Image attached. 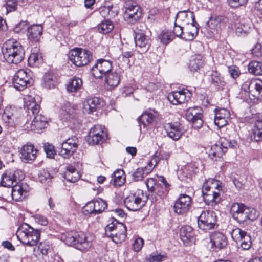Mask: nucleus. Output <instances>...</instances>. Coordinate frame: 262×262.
I'll use <instances>...</instances> for the list:
<instances>
[{
  "label": "nucleus",
  "mask_w": 262,
  "mask_h": 262,
  "mask_svg": "<svg viewBox=\"0 0 262 262\" xmlns=\"http://www.w3.org/2000/svg\"><path fill=\"white\" fill-rule=\"evenodd\" d=\"M4 58L9 63L18 64L25 57V50L21 43L13 39L6 41L4 45Z\"/></svg>",
  "instance_id": "obj_1"
},
{
  "label": "nucleus",
  "mask_w": 262,
  "mask_h": 262,
  "mask_svg": "<svg viewBox=\"0 0 262 262\" xmlns=\"http://www.w3.org/2000/svg\"><path fill=\"white\" fill-rule=\"evenodd\" d=\"M16 234L21 244L29 247L37 246L40 238V231L26 223L21 225Z\"/></svg>",
  "instance_id": "obj_2"
},
{
  "label": "nucleus",
  "mask_w": 262,
  "mask_h": 262,
  "mask_svg": "<svg viewBox=\"0 0 262 262\" xmlns=\"http://www.w3.org/2000/svg\"><path fill=\"white\" fill-rule=\"evenodd\" d=\"M26 102V105L28 110L29 115L33 116V119L31 123L30 129L38 132L46 128L48 125V119L40 113V106L34 101V98Z\"/></svg>",
  "instance_id": "obj_3"
},
{
  "label": "nucleus",
  "mask_w": 262,
  "mask_h": 262,
  "mask_svg": "<svg viewBox=\"0 0 262 262\" xmlns=\"http://www.w3.org/2000/svg\"><path fill=\"white\" fill-rule=\"evenodd\" d=\"M62 238L67 245L75 246L81 251L87 250L92 245V243L87 240L85 233L81 231L67 232Z\"/></svg>",
  "instance_id": "obj_4"
},
{
  "label": "nucleus",
  "mask_w": 262,
  "mask_h": 262,
  "mask_svg": "<svg viewBox=\"0 0 262 262\" xmlns=\"http://www.w3.org/2000/svg\"><path fill=\"white\" fill-rule=\"evenodd\" d=\"M230 211L233 219L239 223H243L248 220L253 221L257 217L255 209L248 207L243 204H233Z\"/></svg>",
  "instance_id": "obj_5"
},
{
  "label": "nucleus",
  "mask_w": 262,
  "mask_h": 262,
  "mask_svg": "<svg viewBox=\"0 0 262 262\" xmlns=\"http://www.w3.org/2000/svg\"><path fill=\"white\" fill-rule=\"evenodd\" d=\"M69 58L76 66L82 67L92 60L93 55L88 50L76 48L71 50Z\"/></svg>",
  "instance_id": "obj_6"
},
{
  "label": "nucleus",
  "mask_w": 262,
  "mask_h": 262,
  "mask_svg": "<svg viewBox=\"0 0 262 262\" xmlns=\"http://www.w3.org/2000/svg\"><path fill=\"white\" fill-rule=\"evenodd\" d=\"M216 216L213 211L202 210L198 217V224L200 229L208 230L214 229L216 226Z\"/></svg>",
  "instance_id": "obj_7"
},
{
  "label": "nucleus",
  "mask_w": 262,
  "mask_h": 262,
  "mask_svg": "<svg viewBox=\"0 0 262 262\" xmlns=\"http://www.w3.org/2000/svg\"><path fill=\"white\" fill-rule=\"evenodd\" d=\"M244 86L248 91L249 98L254 103L262 100V81L257 79L247 81Z\"/></svg>",
  "instance_id": "obj_8"
},
{
  "label": "nucleus",
  "mask_w": 262,
  "mask_h": 262,
  "mask_svg": "<svg viewBox=\"0 0 262 262\" xmlns=\"http://www.w3.org/2000/svg\"><path fill=\"white\" fill-rule=\"evenodd\" d=\"M107 136V130L104 126L95 125L89 133L88 142L91 145L100 144L103 142Z\"/></svg>",
  "instance_id": "obj_9"
},
{
  "label": "nucleus",
  "mask_w": 262,
  "mask_h": 262,
  "mask_svg": "<svg viewBox=\"0 0 262 262\" xmlns=\"http://www.w3.org/2000/svg\"><path fill=\"white\" fill-rule=\"evenodd\" d=\"M112 71V62L104 59H98L91 68L92 74L98 79H102Z\"/></svg>",
  "instance_id": "obj_10"
},
{
  "label": "nucleus",
  "mask_w": 262,
  "mask_h": 262,
  "mask_svg": "<svg viewBox=\"0 0 262 262\" xmlns=\"http://www.w3.org/2000/svg\"><path fill=\"white\" fill-rule=\"evenodd\" d=\"M32 78L30 75L23 69L19 70L13 78V84L17 90H24L27 86L31 85Z\"/></svg>",
  "instance_id": "obj_11"
},
{
  "label": "nucleus",
  "mask_w": 262,
  "mask_h": 262,
  "mask_svg": "<svg viewBox=\"0 0 262 262\" xmlns=\"http://www.w3.org/2000/svg\"><path fill=\"white\" fill-rule=\"evenodd\" d=\"M23 179L24 174L22 171L8 170L2 174L0 184L6 187H12L14 183H17V181H20Z\"/></svg>",
  "instance_id": "obj_12"
},
{
  "label": "nucleus",
  "mask_w": 262,
  "mask_h": 262,
  "mask_svg": "<svg viewBox=\"0 0 262 262\" xmlns=\"http://www.w3.org/2000/svg\"><path fill=\"white\" fill-rule=\"evenodd\" d=\"M191 97V93L187 89L173 91L167 96L168 101L173 105H178L188 101Z\"/></svg>",
  "instance_id": "obj_13"
},
{
  "label": "nucleus",
  "mask_w": 262,
  "mask_h": 262,
  "mask_svg": "<svg viewBox=\"0 0 262 262\" xmlns=\"http://www.w3.org/2000/svg\"><path fill=\"white\" fill-rule=\"evenodd\" d=\"M78 139L75 136L67 139L63 142L59 151V155L64 158H68L74 152L78 146Z\"/></svg>",
  "instance_id": "obj_14"
},
{
  "label": "nucleus",
  "mask_w": 262,
  "mask_h": 262,
  "mask_svg": "<svg viewBox=\"0 0 262 262\" xmlns=\"http://www.w3.org/2000/svg\"><path fill=\"white\" fill-rule=\"evenodd\" d=\"M164 128L167 136L175 141L178 140L186 130L184 126L178 122L167 123Z\"/></svg>",
  "instance_id": "obj_15"
},
{
  "label": "nucleus",
  "mask_w": 262,
  "mask_h": 262,
  "mask_svg": "<svg viewBox=\"0 0 262 262\" xmlns=\"http://www.w3.org/2000/svg\"><path fill=\"white\" fill-rule=\"evenodd\" d=\"M192 199L190 196L182 194L179 199L176 201L174 205V211L179 214H182L187 212L191 206Z\"/></svg>",
  "instance_id": "obj_16"
},
{
  "label": "nucleus",
  "mask_w": 262,
  "mask_h": 262,
  "mask_svg": "<svg viewBox=\"0 0 262 262\" xmlns=\"http://www.w3.org/2000/svg\"><path fill=\"white\" fill-rule=\"evenodd\" d=\"M124 203L129 210L133 211L139 210L144 205L142 198L136 194H132L126 197Z\"/></svg>",
  "instance_id": "obj_17"
},
{
  "label": "nucleus",
  "mask_w": 262,
  "mask_h": 262,
  "mask_svg": "<svg viewBox=\"0 0 262 262\" xmlns=\"http://www.w3.org/2000/svg\"><path fill=\"white\" fill-rule=\"evenodd\" d=\"M212 248L215 251L225 248L227 245L226 236L220 232L212 233L210 236Z\"/></svg>",
  "instance_id": "obj_18"
},
{
  "label": "nucleus",
  "mask_w": 262,
  "mask_h": 262,
  "mask_svg": "<svg viewBox=\"0 0 262 262\" xmlns=\"http://www.w3.org/2000/svg\"><path fill=\"white\" fill-rule=\"evenodd\" d=\"M103 102L98 97H93L87 99L83 104V111L90 114L96 112L103 105Z\"/></svg>",
  "instance_id": "obj_19"
},
{
  "label": "nucleus",
  "mask_w": 262,
  "mask_h": 262,
  "mask_svg": "<svg viewBox=\"0 0 262 262\" xmlns=\"http://www.w3.org/2000/svg\"><path fill=\"white\" fill-rule=\"evenodd\" d=\"M21 158L25 162L33 161L36 158L38 150L32 144L24 145L20 150Z\"/></svg>",
  "instance_id": "obj_20"
},
{
  "label": "nucleus",
  "mask_w": 262,
  "mask_h": 262,
  "mask_svg": "<svg viewBox=\"0 0 262 262\" xmlns=\"http://www.w3.org/2000/svg\"><path fill=\"white\" fill-rule=\"evenodd\" d=\"M190 17L191 20L190 27L192 28V31L186 29L184 32L182 39L185 40H192L198 34L199 25L195 20V16L193 12H190Z\"/></svg>",
  "instance_id": "obj_21"
},
{
  "label": "nucleus",
  "mask_w": 262,
  "mask_h": 262,
  "mask_svg": "<svg viewBox=\"0 0 262 262\" xmlns=\"http://www.w3.org/2000/svg\"><path fill=\"white\" fill-rule=\"evenodd\" d=\"M76 106L67 102L62 106L60 112L59 117L63 121H68L76 116Z\"/></svg>",
  "instance_id": "obj_22"
},
{
  "label": "nucleus",
  "mask_w": 262,
  "mask_h": 262,
  "mask_svg": "<svg viewBox=\"0 0 262 262\" xmlns=\"http://www.w3.org/2000/svg\"><path fill=\"white\" fill-rule=\"evenodd\" d=\"M180 235L182 241L187 245L194 242V234L192 228L190 226L182 227L180 230Z\"/></svg>",
  "instance_id": "obj_23"
},
{
  "label": "nucleus",
  "mask_w": 262,
  "mask_h": 262,
  "mask_svg": "<svg viewBox=\"0 0 262 262\" xmlns=\"http://www.w3.org/2000/svg\"><path fill=\"white\" fill-rule=\"evenodd\" d=\"M142 15L140 6H136L132 10H125L123 15L125 20L129 23L134 24L139 20Z\"/></svg>",
  "instance_id": "obj_24"
},
{
  "label": "nucleus",
  "mask_w": 262,
  "mask_h": 262,
  "mask_svg": "<svg viewBox=\"0 0 262 262\" xmlns=\"http://www.w3.org/2000/svg\"><path fill=\"white\" fill-rule=\"evenodd\" d=\"M43 27L40 25H33L28 28L27 36L29 40L38 42L42 34Z\"/></svg>",
  "instance_id": "obj_25"
},
{
  "label": "nucleus",
  "mask_w": 262,
  "mask_h": 262,
  "mask_svg": "<svg viewBox=\"0 0 262 262\" xmlns=\"http://www.w3.org/2000/svg\"><path fill=\"white\" fill-rule=\"evenodd\" d=\"M126 237V227L123 224H118L116 227V230L113 232L112 236L110 237L113 241L117 244L125 241Z\"/></svg>",
  "instance_id": "obj_26"
},
{
  "label": "nucleus",
  "mask_w": 262,
  "mask_h": 262,
  "mask_svg": "<svg viewBox=\"0 0 262 262\" xmlns=\"http://www.w3.org/2000/svg\"><path fill=\"white\" fill-rule=\"evenodd\" d=\"M135 41L137 46L142 49V52H146L149 47V39L142 32H137L135 36Z\"/></svg>",
  "instance_id": "obj_27"
},
{
  "label": "nucleus",
  "mask_w": 262,
  "mask_h": 262,
  "mask_svg": "<svg viewBox=\"0 0 262 262\" xmlns=\"http://www.w3.org/2000/svg\"><path fill=\"white\" fill-rule=\"evenodd\" d=\"M165 192L162 186H157L156 190L149 191L147 198L152 203H159L165 196Z\"/></svg>",
  "instance_id": "obj_28"
},
{
  "label": "nucleus",
  "mask_w": 262,
  "mask_h": 262,
  "mask_svg": "<svg viewBox=\"0 0 262 262\" xmlns=\"http://www.w3.org/2000/svg\"><path fill=\"white\" fill-rule=\"evenodd\" d=\"M105 83L110 89H113L118 85L120 81L119 74L113 70L105 76Z\"/></svg>",
  "instance_id": "obj_29"
},
{
  "label": "nucleus",
  "mask_w": 262,
  "mask_h": 262,
  "mask_svg": "<svg viewBox=\"0 0 262 262\" xmlns=\"http://www.w3.org/2000/svg\"><path fill=\"white\" fill-rule=\"evenodd\" d=\"M81 177L79 172L72 165H68L66 167V171L64 173V178L68 181L74 183L78 181Z\"/></svg>",
  "instance_id": "obj_30"
},
{
  "label": "nucleus",
  "mask_w": 262,
  "mask_h": 262,
  "mask_svg": "<svg viewBox=\"0 0 262 262\" xmlns=\"http://www.w3.org/2000/svg\"><path fill=\"white\" fill-rule=\"evenodd\" d=\"M212 190L204 192L203 198L208 205H214L220 201L219 191Z\"/></svg>",
  "instance_id": "obj_31"
},
{
  "label": "nucleus",
  "mask_w": 262,
  "mask_h": 262,
  "mask_svg": "<svg viewBox=\"0 0 262 262\" xmlns=\"http://www.w3.org/2000/svg\"><path fill=\"white\" fill-rule=\"evenodd\" d=\"M23 185V184L21 185L15 184L12 187L11 195L13 200L20 201L25 198L27 191L24 190Z\"/></svg>",
  "instance_id": "obj_32"
},
{
  "label": "nucleus",
  "mask_w": 262,
  "mask_h": 262,
  "mask_svg": "<svg viewBox=\"0 0 262 262\" xmlns=\"http://www.w3.org/2000/svg\"><path fill=\"white\" fill-rule=\"evenodd\" d=\"M253 135L251 138L255 141H259L262 138V113L259 115L255 125L253 128Z\"/></svg>",
  "instance_id": "obj_33"
},
{
  "label": "nucleus",
  "mask_w": 262,
  "mask_h": 262,
  "mask_svg": "<svg viewBox=\"0 0 262 262\" xmlns=\"http://www.w3.org/2000/svg\"><path fill=\"white\" fill-rule=\"evenodd\" d=\"M228 21V18L224 16H217L211 18L208 22V26L210 29L217 30L224 25Z\"/></svg>",
  "instance_id": "obj_34"
},
{
  "label": "nucleus",
  "mask_w": 262,
  "mask_h": 262,
  "mask_svg": "<svg viewBox=\"0 0 262 262\" xmlns=\"http://www.w3.org/2000/svg\"><path fill=\"white\" fill-rule=\"evenodd\" d=\"M155 118L154 114L149 111H145L138 118L139 124H142L144 128L151 124Z\"/></svg>",
  "instance_id": "obj_35"
},
{
  "label": "nucleus",
  "mask_w": 262,
  "mask_h": 262,
  "mask_svg": "<svg viewBox=\"0 0 262 262\" xmlns=\"http://www.w3.org/2000/svg\"><path fill=\"white\" fill-rule=\"evenodd\" d=\"M227 147H222L216 144L212 146L211 150L209 153V156L213 160L216 161V158H221L223 155L226 151Z\"/></svg>",
  "instance_id": "obj_36"
},
{
  "label": "nucleus",
  "mask_w": 262,
  "mask_h": 262,
  "mask_svg": "<svg viewBox=\"0 0 262 262\" xmlns=\"http://www.w3.org/2000/svg\"><path fill=\"white\" fill-rule=\"evenodd\" d=\"M152 171V169L147 167L138 168L132 173V177L135 181L142 180L145 176H146Z\"/></svg>",
  "instance_id": "obj_37"
},
{
  "label": "nucleus",
  "mask_w": 262,
  "mask_h": 262,
  "mask_svg": "<svg viewBox=\"0 0 262 262\" xmlns=\"http://www.w3.org/2000/svg\"><path fill=\"white\" fill-rule=\"evenodd\" d=\"M219 187L221 188L219 184V181L214 179H209L204 183L202 187V193H204L205 192L215 190L219 191Z\"/></svg>",
  "instance_id": "obj_38"
},
{
  "label": "nucleus",
  "mask_w": 262,
  "mask_h": 262,
  "mask_svg": "<svg viewBox=\"0 0 262 262\" xmlns=\"http://www.w3.org/2000/svg\"><path fill=\"white\" fill-rule=\"evenodd\" d=\"M210 79L211 83L217 86L218 89H221L225 85V82L223 78L221 76L220 74L217 71H212L210 75Z\"/></svg>",
  "instance_id": "obj_39"
},
{
  "label": "nucleus",
  "mask_w": 262,
  "mask_h": 262,
  "mask_svg": "<svg viewBox=\"0 0 262 262\" xmlns=\"http://www.w3.org/2000/svg\"><path fill=\"white\" fill-rule=\"evenodd\" d=\"M249 72L255 75H262V62L252 61L248 64Z\"/></svg>",
  "instance_id": "obj_40"
},
{
  "label": "nucleus",
  "mask_w": 262,
  "mask_h": 262,
  "mask_svg": "<svg viewBox=\"0 0 262 262\" xmlns=\"http://www.w3.org/2000/svg\"><path fill=\"white\" fill-rule=\"evenodd\" d=\"M82 85V80L79 78L74 77L67 85V90L70 92H75L79 90Z\"/></svg>",
  "instance_id": "obj_41"
},
{
  "label": "nucleus",
  "mask_w": 262,
  "mask_h": 262,
  "mask_svg": "<svg viewBox=\"0 0 262 262\" xmlns=\"http://www.w3.org/2000/svg\"><path fill=\"white\" fill-rule=\"evenodd\" d=\"M114 28L113 23L108 20L102 21L98 26L99 31L103 34L110 33Z\"/></svg>",
  "instance_id": "obj_42"
},
{
  "label": "nucleus",
  "mask_w": 262,
  "mask_h": 262,
  "mask_svg": "<svg viewBox=\"0 0 262 262\" xmlns=\"http://www.w3.org/2000/svg\"><path fill=\"white\" fill-rule=\"evenodd\" d=\"M191 12L189 11H181L179 12L176 17V20L183 22L184 24L189 25L191 23L190 17V12Z\"/></svg>",
  "instance_id": "obj_43"
},
{
  "label": "nucleus",
  "mask_w": 262,
  "mask_h": 262,
  "mask_svg": "<svg viewBox=\"0 0 262 262\" xmlns=\"http://www.w3.org/2000/svg\"><path fill=\"white\" fill-rule=\"evenodd\" d=\"M114 182L115 185L120 186L122 185L125 181L124 177V172L122 169H118L114 171Z\"/></svg>",
  "instance_id": "obj_44"
},
{
  "label": "nucleus",
  "mask_w": 262,
  "mask_h": 262,
  "mask_svg": "<svg viewBox=\"0 0 262 262\" xmlns=\"http://www.w3.org/2000/svg\"><path fill=\"white\" fill-rule=\"evenodd\" d=\"M199 116H202V114L199 112V107H194L187 110L186 117L188 121L191 122Z\"/></svg>",
  "instance_id": "obj_45"
},
{
  "label": "nucleus",
  "mask_w": 262,
  "mask_h": 262,
  "mask_svg": "<svg viewBox=\"0 0 262 262\" xmlns=\"http://www.w3.org/2000/svg\"><path fill=\"white\" fill-rule=\"evenodd\" d=\"M203 64V61L200 56H195L191 57L189 63V68L192 71H197Z\"/></svg>",
  "instance_id": "obj_46"
},
{
  "label": "nucleus",
  "mask_w": 262,
  "mask_h": 262,
  "mask_svg": "<svg viewBox=\"0 0 262 262\" xmlns=\"http://www.w3.org/2000/svg\"><path fill=\"white\" fill-rule=\"evenodd\" d=\"M236 244H239L243 250H249L252 245L251 238L247 233Z\"/></svg>",
  "instance_id": "obj_47"
},
{
  "label": "nucleus",
  "mask_w": 262,
  "mask_h": 262,
  "mask_svg": "<svg viewBox=\"0 0 262 262\" xmlns=\"http://www.w3.org/2000/svg\"><path fill=\"white\" fill-rule=\"evenodd\" d=\"M158 38L163 44L167 45L174 38V36L172 32L163 31L159 34Z\"/></svg>",
  "instance_id": "obj_48"
},
{
  "label": "nucleus",
  "mask_w": 262,
  "mask_h": 262,
  "mask_svg": "<svg viewBox=\"0 0 262 262\" xmlns=\"http://www.w3.org/2000/svg\"><path fill=\"white\" fill-rule=\"evenodd\" d=\"M93 202L96 214L101 213L107 206L106 202L101 199H97Z\"/></svg>",
  "instance_id": "obj_49"
},
{
  "label": "nucleus",
  "mask_w": 262,
  "mask_h": 262,
  "mask_svg": "<svg viewBox=\"0 0 262 262\" xmlns=\"http://www.w3.org/2000/svg\"><path fill=\"white\" fill-rule=\"evenodd\" d=\"M3 119L10 126H14L17 122V118L15 115L13 113L7 112V111H5L3 115Z\"/></svg>",
  "instance_id": "obj_50"
},
{
  "label": "nucleus",
  "mask_w": 262,
  "mask_h": 262,
  "mask_svg": "<svg viewBox=\"0 0 262 262\" xmlns=\"http://www.w3.org/2000/svg\"><path fill=\"white\" fill-rule=\"evenodd\" d=\"M169 158V155L164 152H156L152 159L151 162L155 163V166H156L162 160L167 161Z\"/></svg>",
  "instance_id": "obj_51"
},
{
  "label": "nucleus",
  "mask_w": 262,
  "mask_h": 262,
  "mask_svg": "<svg viewBox=\"0 0 262 262\" xmlns=\"http://www.w3.org/2000/svg\"><path fill=\"white\" fill-rule=\"evenodd\" d=\"M52 178L53 176L46 169H42L38 174L39 181L42 183H49L51 182Z\"/></svg>",
  "instance_id": "obj_52"
},
{
  "label": "nucleus",
  "mask_w": 262,
  "mask_h": 262,
  "mask_svg": "<svg viewBox=\"0 0 262 262\" xmlns=\"http://www.w3.org/2000/svg\"><path fill=\"white\" fill-rule=\"evenodd\" d=\"M122 224L119 223L116 220H114L111 223L108 224L105 228L106 235L110 237V236H112L113 232L116 230V227H118V225Z\"/></svg>",
  "instance_id": "obj_53"
},
{
  "label": "nucleus",
  "mask_w": 262,
  "mask_h": 262,
  "mask_svg": "<svg viewBox=\"0 0 262 262\" xmlns=\"http://www.w3.org/2000/svg\"><path fill=\"white\" fill-rule=\"evenodd\" d=\"M167 256L165 254H151L146 258L147 262H161L165 260Z\"/></svg>",
  "instance_id": "obj_54"
},
{
  "label": "nucleus",
  "mask_w": 262,
  "mask_h": 262,
  "mask_svg": "<svg viewBox=\"0 0 262 262\" xmlns=\"http://www.w3.org/2000/svg\"><path fill=\"white\" fill-rule=\"evenodd\" d=\"M246 232L238 228H235L231 232L232 239L237 243Z\"/></svg>",
  "instance_id": "obj_55"
},
{
  "label": "nucleus",
  "mask_w": 262,
  "mask_h": 262,
  "mask_svg": "<svg viewBox=\"0 0 262 262\" xmlns=\"http://www.w3.org/2000/svg\"><path fill=\"white\" fill-rule=\"evenodd\" d=\"M44 150L47 154V157L50 158H53L56 154L54 146L49 143L44 144Z\"/></svg>",
  "instance_id": "obj_56"
},
{
  "label": "nucleus",
  "mask_w": 262,
  "mask_h": 262,
  "mask_svg": "<svg viewBox=\"0 0 262 262\" xmlns=\"http://www.w3.org/2000/svg\"><path fill=\"white\" fill-rule=\"evenodd\" d=\"M5 7L7 14L16 11L17 7V0H7Z\"/></svg>",
  "instance_id": "obj_57"
},
{
  "label": "nucleus",
  "mask_w": 262,
  "mask_h": 262,
  "mask_svg": "<svg viewBox=\"0 0 262 262\" xmlns=\"http://www.w3.org/2000/svg\"><path fill=\"white\" fill-rule=\"evenodd\" d=\"M215 112L214 118L228 119L229 117L230 113L227 109L224 108L215 109Z\"/></svg>",
  "instance_id": "obj_58"
},
{
  "label": "nucleus",
  "mask_w": 262,
  "mask_h": 262,
  "mask_svg": "<svg viewBox=\"0 0 262 262\" xmlns=\"http://www.w3.org/2000/svg\"><path fill=\"white\" fill-rule=\"evenodd\" d=\"M82 212L85 215L96 214L93 201L89 202L83 208Z\"/></svg>",
  "instance_id": "obj_59"
},
{
  "label": "nucleus",
  "mask_w": 262,
  "mask_h": 262,
  "mask_svg": "<svg viewBox=\"0 0 262 262\" xmlns=\"http://www.w3.org/2000/svg\"><path fill=\"white\" fill-rule=\"evenodd\" d=\"M250 28V27L247 25L240 24L236 27L235 32L239 36L243 35L246 34L248 32Z\"/></svg>",
  "instance_id": "obj_60"
},
{
  "label": "nucleus",
  "mask_w": 262,
  "mask_h": 262,
  "mask_svg": "<svg viewBox=\"0 0 262 262\" xmlns=\"http://www.w3.org/2000/svg\"><path fill=\"white\" fill-rule=\"evenodd\" d=\"M44 81L45 86L49 89L54 87V82L53 80V76L49 74H46L44 76Z\"/></svg>",
  "instance_id": "obj_61"
},
{
  "label": "nucleus",
  "mask_w": 262,
  "mask_h": 262,
  "mask_svg": "<svg viewBox=\"0 0 262 262\" xmlns=\"http://www.w3.org/2000/svg\"><path fill=\"white\" fill-rule=\"evenodd\" d=\"M146 185L148 191L156 190L157 186H161L160 184L156 183L155 179L151 178L147 179Z\"/></svg>",
  "instance_id": "obj_62"
},
{
  "label": "nucleus",
  "mask_w": 262,
  "mask_h": 262,
  "mask_svg": "<svg viewBox=\"0 0 262 262\" xmlns=\"http://www.w3.org/2000/svg\"><path fill=\"white\" fill-rule=\"evenodd\" d=\"M41 60V56L37 53H32L28 58V63L33 66Z\"/></svg>",
  "instance_id": "obj_63"
},
{
  "label": "nucleus",
  "mask_w": 262,
  "mask_h": 262,
  "mask_svg": "<svg viewBox=\"0 0 262 262\" xmlns=\"http://www.w3.org/2000/svg\"><path fill=\"white\" fill-rule=\"evenodd\" d=\"M252 55L256 58H260L262 56L261 46L259 43H257L251 50Z\"/></svg>",
  "instance_id": "obj_64"
}]
</instances>
